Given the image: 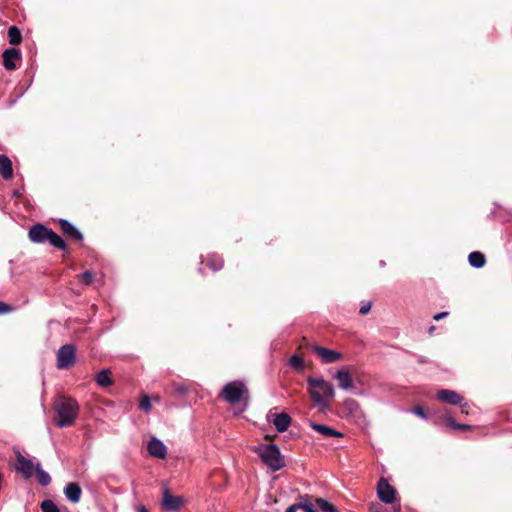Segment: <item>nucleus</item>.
<instances>
[{"label":"nucleus","instance_id":"nucleus-1","mask_svg":"<svg viewBox=\"0 0 512 512\" xmlns=\"http://www.w3.org/2000/svg\"><path fill=\"white\" fill-rule=\"evenodd\" d=\"M307 385L308 393L314 404L321 409H327L335 396L333 385L321 377H308Z\"/></svg>","mask_w":512,"mask_h":512},{"label":"nucleus","instance_id":"nucleus-2","mask_svg":"<svg viewBox=\"0 0 512 512\" xmlns=\"http://www.w3.org/2000/svg\"><path fill=\"white\" fill-rule=\"evenodd\" d=\"M28 237L30 241L33 243H48L61 251L67 253L71 252L65 240L62 237H60L56 232H54L51 228H48L43 224L37 223L33 225L28 231Z\"/></svg>","mask_w":512,"mask_h":512},{"label":"nucleus","instance_id":"nucleus-3","mask_svg":"<svg viewBox=\"0 0 512 512\" xmlns=\"http://www.w3.org/2000/svg\"><path fill=\"white\" fill-rule=\"evenodd\" d=\"M56 425L64 428L74 424L79 411L77 402L72 398H60L54 404Z\"/></svg>","mask_w":512,"mask_h":512},{"label":"nucleus","instance_id":"nucleus-4","mask_svg":"<svg viewBox=\"0 0 512 512\" xmlns=\"http://www.w3.org/2000/svg\"><path fill=\"white\" fill-rule=\"evenodd\" d=\"M261 461L273 472L285 466V459L276 444H261L254 448Z\"/></svg>","mask_w":512,"mask_h":512},{"label":"nucleus","instance_id":"nucleus-5","mask_svg":"<svg viewBox=\"0 0 512 512\" xmlns=\"http://www.w3.org/2000/svg\"><path fill=\"white\" fill-rule=\"evenodd\" d=\"M245 393H247V390L243 382L231 381L222 388L220 396L226 402L235 404L243 398Z\"/></svg>","mask_w":512,"mask_h":512},{"label":"nucleus","instance_id":"nucleus-6","mask_svg":"<svg viewBox=\"0 0 512 512\" xmlns=\"http://www.w3.org/2000/svg\"><path fill=\"white\" fill-rule=\"evenodd\" d=\"M76 361V348L72 344H65L57 351L56 366L59 369H68Z\"/></svg>","mask_w":512,"mask_h":512},{"label":"nucleus","instance_id":"nucleus-7","mask_svg":"<svg viewBox=\"0 0 512 512\" xmlns=\"http://www.w3.org/2000/svg\"><path fill=\"white\" fill-rule=\"evenodd\" d=\"M162 496V507L167 511L176 512L184 503L182 497L172 495L167 487L162 489Z\"/></svg>","mask_w":512,"mask_h":512},{"label":"nucleus","instance_id":"nucleus-8","mask_svg":"<svg viewBox=\"0 0 512 512\" xmlns=\"http://www.w3.org/2000/svg\"><path fill=\"white\" fill-rule=\"evenodd\" d=\"M377 495L382 502L391 504L395 500L396 491L385 478H381L377 485Z\"/></svg>","mask_w":512,"mask_h":512},{"label":"nucleus","instance_id":"nucleus-9","mask_svg":"<svg viewBox=\"0 0 512 512\" xmlns=\"http://www.w3.org/2000/svg\"><path fill=\"white\" fill-rule=\"evenodd\" d=\"M3 66L8 71L17 69V62L21 61V52L16 48H9L3 52Z\"/></svg>","mask_w":512,"mask_h":512},{"label":"nucleus","instance_id":"nucleus-10","mask_svg":"<svg viewBox=\"0 0 512 512\" xmlns=\"http://www.w3.org/2000/svg\"><path fill=\"white\" fill-rule=\"evenodd\" d=\"M312 351L322 360L324 363H334L342 358V354L321 346H313Z\"/></svg>","mask_w":512,"mask_h":512},{"label":"nucleus","instance_id":"nucleus-11","mask_svg":"<svg viewBox=\"0 0 512 512\" xmlns=\"http://www.w3.org/2000/svg\"><path fill=\"white\" fill-rule=\"evenodd\" d=\"M62 233L76 242L83 241V234L68 220L60 219L58 221Z\"/></svg>","mask_w":512,"mask_h":512},{"label":"nucleus","instance_id":"nucleus-12","mask_svg":"<svg viewBox=\"0 0 512 512\" xmlns=\"http://www.w3.org/2000/svg\"><path fill=\"white\" fill-rule=\"evenodd\" d=\"M148 452L151 456L164 459L167 456V447L165 444L156 437H152L147 446Z\"/></svg>","mask_w":512,"mask_h":512},{"label":"nucleus","instance_id":"nucleus-13","mask_svg":"<svg viewBox=\"0 0 512 512\" xmlns=\"http://www.w3.org/2000/svg\"><path fill=\"white\" fill-rule=\"evenodd\" d=\"M438 400L451 405H461L463 397L454 390L442 389L436 394Z\"/></svg>","mask_w":512,"mask_h":512},{"label":"nucleus","instance_id":"nucleus-14","mask_svg":"<svg viewBox=\"0 0 512 512\" xmlns=\"http://www.w3.org/2000/svg\"><path fill=\"white\" fill-rule=\"evenodd\" d=\"M33 469L35 470L33 462L18 453L16 470L25 478H30L33 474Z\"/></svg>","mask_w":512,"mask_h":512},{"label":"nucleus","instance_id":"nucleus-15","mask_svg":"<svg viewBox=\"0 0 512 512\" xmlns=\"http://www.w3.org/2000/svg\"><path fill=\"white\" fill-rule=\"evenodd\" d=\"M64 495L68 501L76 504L80 501L82 489L76 482H70L64 487Z\"/></svg>","mask_w":512,"mask_h":512},{"label":"nucleus","instance_id":"nucleus-16","mask_svg":"<svg viewBox=\"0 0 512 512\" xmlns=\"http://www.w3.org/2000/svg\"><path fill=\"white\" fill-rule=\"evenodd\" d=\"M224 266L223 258H202L199 272L205 273L207 269L217 272Z\"/></svg>","mask_w":512,"mask_h":512},{"label":"nucleus","instance_id":"nucleus-17","mask_svg":"<svg viewBox=\"0 0 512 512\" xmlns=\"http://www.w3.org/2000/svg\"><path fill=\"white\" fill-rule=\"evenodd\" d=\"M271 421L278 432H284L291 424V417L287 413H277Z\"/></svg>","mask_w":512,"mask_h":512},{"label":"nucleus","instance_id":"nucleus-18","mask_svg":"<svg viewBox=\"0 0 512 512\" xmlns=\"http://www.w3.org/2000/svg\"><path fill=\"white\" fill-rule=\"evenodd\" d=\"M0 175L9 180L13 177L12 162L5 154H0Z\"/></svg>","mask_w":512,"mask_h":512},{"label":"nucleus","instance_id":"nucleus-19","mask_svg":"<svg viewBox=\"0 0 512 512\" xmlns=\"http://www.w3.org/2000/svg\"><path fill=\"white\" fill-rule=\"evenodd\" d=\"M334 378L338 380L339 387L343 390H349L353 388V379L351 374L346 370H339Z\"/></svg>","mask_w":512,"mask_h":512},{"label":"nucleus","instance_id":"nucleus-20","mask_svg":"<svg viewBox=\"0 0 512 512\" xmlns=\"http://www.w3.org/2000/svg\"><path fill=\"white\" fill-rule=\"evenodd\" d=\"M310 426L314 431L318 432L319 434H321L325 437H342L343 436V434L341 432L336 431L335 429H333L327 425H324V424H318V423L311 422Z\"/></svg>","mask_w":512,"mask_h":512},{"label":"nucleus","instance_id":"nucleus-21","mask_svg":"<svg viewBox=\"0 0 512 512\" xmlns=\"http://www.w3.org/2000/svg\"><path fill=\"white\" fill-rule=\"evenodd\" d=\"M111 372L109 369H103L97 373L95 377L96 383L101 387H108L112 385V379L110 377Z\"/></svg>","mask_w":512,"mask_h":512},{"label":"nucleus","instance_id":"nucleus-22","mask_svg":"<svg viewBox=\"0 0 512 512\" xmlns=\"http://www.w3.org/2000/svg\"><path fill=\"white\" fill-rule=\"evenodd\" d=\"M9 43L13 46H17L22 42V34L18 27L10 26L8 29Z\"/></svg>","mask_w":512,"mask_h":512},{"label":"nucleus","instance_id":"nucleus-23","mask_svg":"<svg viewBox=\"0 0 512 512\" xmlns=\"http://www.w3.org/2000/svg\"><path fill=\"white\" fill-rule=\"evenodd\" d=\"M35 473H36V477H37V480L38 482L42 485V486H47L50 484L51 482V477L50 475L44 471L42 468H41V465L40 463H37L35 465Z\"/></svg>","mask_w":512,"mask_h":512},{"label":"nucleus","instance_id":"nucleus-24","mask_svg":"<svg viewBox=\"0 0 512 512\" xmlns=\"http://www.w3.org/2000/svg\"><path fill=\"white\" fill-rule=\"evenodd\" d=\"M289 364L293 369L297 371H302L305 367L303 358L296 354L290 357Z\"/></svg>","mask_w":512,"mask_h":512},{"label":"nucleus","instance_id":"nucleus-25","mask_svg":"<svg viewBox=\"0 0 512 512\" xmlns=\"http://www.w3.org/2000/svg\"><path fill=\"white\" fill-rule=\"evenodd\" d=\"M318 508L323 512H338L336 507L325 499L318 498L316 500Z\"/></svg>","mask_w":512,"mask_h":512},{"label":"nucleus","instance_id":"nucleus-26","mask_svg":"<svg viewBox=\"0 0 512 512\" xmlns=\"http://www.w3.org/2000/svg\"><path fill=\"white\" fill-rule=\"evenodd\" d=\"M42 512H60L58 506L50 499H46L41 503Z\"/></svg>","mask_w":512,"mask_h":512},{"label":"nucleus","instance_id":"nucleus-27","mask_svg":"<svg viewBox=\"0 0 512 512\" xmlns=\"http://www.w3.org/2000/svg\"><path fill=\"white\" fill-rule=\"evenodd\" d=\"M446 423L454 428V429H457V430H466V429H471L472 426L470 425H467V424H460V423H457L453 417L451 416H446Z\"/></svg>","mask_w":512,"mask_h":512},{"label":"nucleus","instance_id":"nucleus-28","mask_svg":"<svg viewBox=\"0 0 512 512\" xmlns=\"http://www.w3.org/2000/svg\"><path fill=\"white\" fill-rule=\"evenodd\" d=\"M80 278L85 285H91L94 283L95 275L87 270L80 275Z\"/></svg>","mask_w":512,"mask_h":512},{"label":"nucleus","instance_id":"nucleus-29","mask_svg":"<svg viewBox=\"0 0 512 512\" xmlns=\"http://www.w3.org/2000/svg\"><path fill=\"white\" fill-rule=\"evenodd\" d=\"M139 408L144 412H149L151 410L152 405L148 396H143L141 398Z\"/></svg>","mask_w":512,"mask_h":512},{"label":"nucleus","instance_id":"nucleus-30","mask_svg":"<svg viewBox=\"0 0 512 512\" xmlns=\"http://www.w3.org/2000/svg\"><path fill=\"white\" fill-rule=\"evenodd\" d=\"M470 265L474 268H482L486 263V258H468Z\"/></svg>","mask_w":512,"mask_h":512},{"label":"nucleus","instance_id":"nucleus-31","mask_svg":"<svg viewBox=\"0 0 512 512\" xmlns=\"http://www.w3.org/2000/svg\"><path fill=\"white\" fill-rule=\"evenodd\" d=\"M371 307H372V303L370 301L362 302L361 306H360V309H359V313L361 315H365V314H367L370 311Z\"/></svg>","mask_w":512,"mask_h":512},{"label":"nucleus","instance_id":"nucleus-32","mask_svg":"<svg viewBox=\"0 0 512 512\" xmlns=\"http://www.w3.org/2000/svg\"><path fill=\"white\" fill-rule=\"evenodd\" d=\"M412 413L415 414L416 416L422 418V419H427V415L426 413L424 412L423 408L421 406H416L412 409Z\"/></svg>","mask_w":512,"mask_h":512},{"label":"nucleus","instance_id":"nucleus-33","mask_svg":"<svg viewBox=\"0 0 512 512\" xmlns=\"http://www.w3.org/2000/svg\"><path fill=\"white\" fill-rule=\"evenodd\" d=\"M302 510L304 512H317L315 510V508L313 507V505L310 502H308V501H303L302 502Z\"/></svg>","mask_w":512,"mask_h":512},{"label":"nucleus","instance_id":"nucleus-34","mask_svg":"<svg viewBox=\"0 0 512 512\" xmlns=\"http://www.w3.org/2000/svg\"><path fill=\"white\" fill-rule=\"evenodd\" d=\"M302 502H303V501H300V502H298V503H295V504L290 505V506L287 508L286 512H296L297 510L302 509Z\"/></svg>","mask_w":512,"mask_h":512},{"label":"nucleus","instance_id":"nucleus-35","mask_svg":"<svg viewBox=\"0 0 512 512\" xmlns=\"http://www.w3.org/2000/svg\"><path fill=\"white\" fill-rule=\"evenodd\" d=\"M345 405H346V407H347L350 411H353V410H355V409H357V408H358V404H357V402H356V401H354V400H347V401L345 402Z\"/></svg>","mask_w":512,"mask_h":512},{"label":"nucleus","instance_id":"nucleus-36","mask_svg":"<svg viewBox=\"0 0 512 512\" xmlns=\"http://www.w3.org/2000/svg\"><path fill=\"white\" fill-rule=\"evenodd\" d=\"M459 406H460V408H461V413H462V414H465V415L469 414V411H468V409H469V405H468V403H467V402H464V400H463V401L461 402V405H459Z\"/></svg>","mask_w":512,"mask_h":512},{"label":"nucleus","instance_id":"nucleus-37","mask_svg":"<svg viewBox=\"0 0 512 512\" xmlns=\"http://www.w3.org/2000/svg\"><path fill=\"white\" fill-rule=\"evenodd\" d=\"M9 311H10V308L3 302H0V314H4Z\"/></svg>","mask_w":512,"mask_h":512},{"label":"nucleus","instance_id":"nucleus-38","mask_svg":"<svg viewBox=\"0 0 512 512\" xmlns=\"http://www.w3.org/2000/svg\"><path fill=\"white\" fill-rule=\"evenodd\" d=\"M447 315H448V312H441V313H438V314L434 315L433 319L435 321H438V320L446 317Z\"/></svg>","mask_w":512,"mask_h":512},{"label":"nucleus","instance_id":"nucleus-39","mask_svg":"<svg viewBox=\"0 0 512 512\" xmlns=\"http://www.w3.org/2000/svg\"><path fill=\"white\" fill-rule=\"evenodd\" d=\"M468 256H484V254L479 251H473V252H470L468 254Z\"/></svg>","mask_w":512,"mask_h":512},{"label":"nucleus","instance_id":"nucleus-40","mask_svg":"<svg viewBox=\"0 0 512 512\" xmlns=\"http://www.w3.org/2000/svg\"><path fill=\"white\" fill-rule=\"evenodd\" d=\"M138 512H149V511L146 509V507H145V506H140V507L138 508Z\"/></svg>","mask_w":512,"mask_h":512},{"label":"nucleus","instance_id":"nucleus-41","mask_svg":"<svg viewBox=\"0 0 512 512\" xmlns=\"http://www.w3.org/2000/svg\"><path fill=\"white\" fill-rule=\"evenodd\" d=\"M379 265H380V267H384V266H385V262H384L383 260H381V261L379 262Z\"/></svg>","mask_w":512,"mask_h":512},{"label":"nucleus","instance_id":"nucleus-42","mask_svg":"<svg viewBox=\"0 0 512 512\" xmlns=\"http://www.w3.org/2000/svg\"><path fill=\"white\" fill-rule=\"evenodd\" d=\"M434 329H435V327H434V326H431V327L429 328V333L431 334V333L434 331Z\"/></svg>","mask_w":512,"mask_h":512}]
</instances>
